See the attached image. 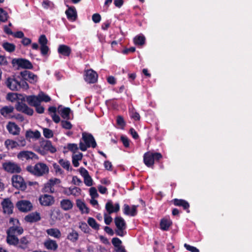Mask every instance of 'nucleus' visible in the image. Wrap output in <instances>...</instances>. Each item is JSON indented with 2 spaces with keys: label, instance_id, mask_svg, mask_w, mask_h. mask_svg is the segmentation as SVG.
<instances>
[{
  "label": "nucleus",
  "instance_id": "obj_1",
  "mask_svg": "<svg viewBox=\"0 0 252 252\" xmlns=\"http://www.w3.org/2000/svg\"><path fill=\"white\" fill-rule=\"evenodd\" d=\"M6 85L12 91H18L21 89L27 90L29 88V84L24 81L17 80L14 77H9L5 82Z\"/></svg>",
  "mask_w": 252,
  "mask_h": 252
},
{
  "label": "nucleus",
  "instance_id": "obj_2",
  "mask_svg": "<svg viewBox=\"0 0 252 252\" xmlns=\"http://www.w3.org/2000/svg\"><path fill=\"white\" fill-rule=\"evenodd\" d=\"M26 169L28 171L37 176H41L49 172L48 166L42 162L37 163L34 166L29 165Z\"/></svg>",
  "mask_w": 252,
  "mask_h": 252
},
{
  "label": "nucleus",
  "instance_id": "obj_3",
  "mask_svg": "<svg viewBox=\"0 0 252 252\" xmlns=\"http://www.w3.org/2000/svg\"><path fill=\"white\" fill-rule=\"evenodd\" d=\"M82 140L83 142L81 141L79 144L80 149L82 151H86L88 148H95L96 143L93 136L91 134L87 133H82Z\"/></svg>",
  "mask_w": 252,
  "mask_h": 252
},
{
  "label": "nucleus",
  "instance_id": "obj_4",
  "mask_svg": "<svg viewBox=\"0 0 252 252\" xmlns=\"http://www.w3.org/2000/svg\"><path fill=\"white\" fill-rule=\"evenodd\" d=\"M35 151L39 154L44 155L47 152L54 153L56 152V148L53 146L50 141L42 140L40 142V146L36 148Z\"/></svg>",
  "mask_w": 252,
  "mask_h": 252
},
{
  "label": "nucleus",
  "instance_id": "obj_5",
  "mask_svg": "<svg viewBox=\"0 0 252 252\" xmlns=\"http://www.w3.org/2000/svg\"><path fill=\"white\" fill-rule=\"evenodd\" d=\"M162 155L159 153L148 152L144 155V162L148 167H151L154 164L155 160H159Z\"/></svg>",
  "mask_w": 252,
  "mask_h": 252
},
{
  "label": "nucleus",
  "instance_id": "obj_6",
  "mask_svg": "<svg viewBox=\"0 0 252 252\" xmlns=\"http://www.w3.org/2000/svg\"><path fill=\"white\" fill-rule=\"evenodd\" d=\"M9 223L11 226L7 231L9 233L14 234L15 235H20L23 233V229L20 226L19 220L17 219L10 218Z\"/></svg>",
  "mask_w": 252,
  "mask_h": 252
},
{
  "label": "nucleus",
  "instance_id": "obj_7",
  "mask_svg": "<svg viewBox=\"0 0 252 252\" xmlns=\"http://www.w3.org/2000/svg\"><path fill=\"white\" fill-rule=\"evenodd\" d=\"M115 223L117 227L115 231L116 234L121 237L125 236L126 232L125 230L126 224L125 220L121 217H117L115 218Z\"/></svg>",
  "mask_w": 252,
  "mask_h": 252
},
{
  "label": "nucleus",
  "instance_id": "obj_8",
  "mask_svg": "<svg viewBox=\"0 0 252 252\" xmlns=\"http://www.w3.org/2000/svg\"><path fill=\"white\" fill-rule=\"evenodd\" d=\"M22 80L27 82H29L31 84H35L38 81L37 76L28 70H24L20 73Z\"/></svg>",
  "mask_w": 252,
  "mask_h": 252
},
{
  "label": "nucleus",
  "instance_id": "obj_9",
  "mask_svg": "<svg viewBox=\"0 0 252 252\" xmlns=\"http://www.w3.org/2000/svg\"><path fill=\"white\" fill-rule=\"evenodd\" d=\"M13 186L21 190H25L27 188V185L23 178L18 175H14L12 178Z\"/></svg>",
  "mask_w": 252,
  "mask_h": 252
},
{
  "label": "nucleus",
  "instance_id": "obj_10",
  "mask_svg": "<svg viewBox=\"0 0 252 252\" xmlns=\"http://www.w3.org/2000/svg\"><path fill=\"white\" fill-rule=\"evenodd\" d=\"M14 66H17L18 68L31 69L32 68V63L28 60L24 59H14L12 61Z\"/></svg>",
  "mask_w": 252,
  "mask_h": 252
},
{
  "label": "nucleus",
  "instance_id": "obj_11",
  "mask_svg": "<svg viewBox=\"0 0 252 252\" xmlns=\"http://www.w3.org/2000/svg\"><path fill=\"white\" fill-rule=\"evenodd\" d=\"M61 183L59 179L53 178L50 179L44 185V188L46 191L53 193L55 192V187L59 185Z\"/></svg>",
  "mask_w": 252,
  "mask_h": 252
},
{
  "label": "nucleus",
  "instance_id": "obj_12",
  "mask_svg": "<svg viewBox=\"0 0 252 252\" xmlns=\"http://www.w3.org/2000/svg\"><path fill=\"white\" fill-rule=\"evenodd\" d=\"M16 207L21 212H26L30 211L32 207V204L28 200H22L18 201Z\"/></svg>",
  "mask_w": 252,
  "mask_h": 252
},
{
  "label": "nucleus",
  "instance_id": "obj_13",
  "mask_svg": "<svg viewBox=\"0 0 252 252\" xmlns=\"http://www.w3.org/2000/svg\"><path fill=\"white\" fill-rule=\"evenodd\" d=\"M3 167L6 171L10 173H20V167L16 163L8 162L3 164Z\"/></svg>",
  "mask_w": 252,
  "mask_h": 252
},
{
  "label": "nucleus",
  "instance_id": "obj_14",
  "mask_svg": "<svg viewBox=\"0 0 252 252\" xmlns=\"http://www.w3.org/2000/svg\"><path fill=\"white\" fill-rule=\"evenodd\" d=\"M39 201L40 204L44 206L52 205L55 202V199L53 196L48 194H43L40 196Z\"/></svg>",
  "mask_w": 252,
  "mask_h": 252
},
{
  "label": "nucleus",
  "instance_id": "obj_15",
  "mask_svg": "<svg viewBox=\"0 0 252 252\" xmlns=\"http://www.w3.org/2000/svg\"><path fill=\"white\" fill-rule=\"evenodd\" d=\"M98 78L97 74L92 69H89L86 71L84 79L89 83H95Z\"/></svg>",
  "mask_w": 252,
  "mask_h": 252
},
{
  "label": "nucleus",
  "instance_id": "obj_16",
  "mask_svg": "<svg viewBox=\"0 0 252 252\" xmlns=\"http://www.w3.org/2000/svg\"><path fill=\"white\" fill-rule=\"evenodd\" d=\"M1 205L4 214L10 215L12 213L14 206L9 198L4 199L1 203Z\"/></svg>",
  "mask_w": 252,
  "mask_h": 252
},
{
  "label": "nucleus",
  "instance_id": "obj_17",
  "mask_svg": "<svg viewBox=\"0 0 252 252\" xmlns=\"http://www.w3.org/2000/svg\"><path fill=\"white\" fill-rule=\"evenodd\" d=\"M17 158L22 160L25 159L28 160L30 159H38V158L34 153L29 151H23L20 152L17 155Z\"/></svg>",
  "mask_w": 252,
  "mask_h": 252
},
{
  "label": "nucleus",
  "instance_id": "obj_18",
  "mask_svg": "<svg viewBox=\"0 0 252 252\" xmlns=\"http://www.w3.org/2000/svg\"><path fill=\"white\" fill-rule=\"evenodd\" d=\"M16 109L17 111L23 112L29 115H32L33 113V110L23 102H18L16 105Z\"/></svg>",
  "mask_w": 252,
  "mask_h": 252
},
{
  "label": "nucleus",
  "instance_id": "obj_19",
  "mask_svg": "<svg viewBox=\"0 0 252 252\" xmlns=\"http://www.w3.org/2000/svg\"><path fill=\"white\" fill-rule=\"evenodd\" d=\"M105 209L107 213L111 214L118 212L120 210V205L119 203L114 205L111 200H108L105 204Z\"/></svg>",
  "mask_w": 252,
  "mask_h": 252
},
{
  "label": "nucleus",
  "instance_id": "obj_20",
  "mask_svg": "<svg viewBox=\"0 0 252 252\" xmlns=\"http://www.w3.org/2000/svg\"><path fill=\"white\" fill-rule=\"evenodd\" d=\"M6 127L9 132L12 135H17L20 133V128L14 123H8Z\"/></svg>",
  "mask_w": 252,
  "mask_h": 252
},
{
  "label": "nucleus",
  "instance_id": "obj_21",
  "mask_svg": "<svg viewBox=\"0 0 252 252\" xmlns=\"http://www.w3.org/2000/svg\"><path fill=\"white\" fill-rule=\"evenodd\" d=\"M137 206L132 205L131 207L127 204L124 205V213L126 215L134 216L137 214Z\"/></svg>",
  "mask_w": 252,
  "mask_h": 252
},
{
  "label": "nucleus",
  "instance_id": "obj_22",
  "mask_svg": "<svg viewBox=\"0 0 252 252\" xmlns=\"http://www.w3.org/2000/svg\"><path fill=\"white\" fill-rule=\"evenodd\" d=\"M41 219L40 215L36 212H32L26 216L25 220L29 222H34L39 220Z\"/></svg>",
  "mask_w": 252,
  "mask_h": 252
},
{
  "label": "nucleus",
  "instance_id": "obj_23",
  "mask_svg": "<svg viewBox=\"0 0 252 252\" xmlns=\"http://www.w3.org/2000/svg\"><path fill=\"white\" fill-rule=\"evenodd\" d=\"M44 246L46 249L54 251H56L58 247L56 242L50 239H48L44 241Z\"/></svg>",
  "mask_w": 252,
  "mask_h": 252
},
{
  "label": "nucleus",
  "instance_id": "obj_24",
  "mask_svg": "<svg viewBox=\"0 0 252 252\" xmlns=\"http://www.w3.org/2000/svg\"><path fill=\"white\" fill-rule=\"evenodd\" d=\"M26 100L29 105L36 106L40 104L38 94L37 95H29L27 96Z\"/></svg>",
  "mask_w": 252,
  "mask_h": 252
},
{
  "label": "nucleus",
  "instance_id": "obj_25",
  "mask_svg": "<svg viewBox=\"0 0 252 252\" xmlns=\"http://www.w3.org/2000/svg\"><path fill=\"white\" fill-rule=\"evenodd\" d=\"M58 51L59 54L63 56H69L71 52V49L70 47L66 45L62 44L59 46Z\"/></svg>",
  "mask_w": 252,
  "mask_h": 252
},
{
  "label": "nucleus",
  "instance_id": "obj_26",
  "mask_svg": "<svg viewBox=\"0 0 252 252\" xmlns=\"http://www.w3.org/2000/svg\"><path fill=\"white\" fill-rule=\"evenodd\" d=\"M61 207L64 211L71 210L73 206V202L68 199H64L61 201Z\"/></svg>",
  "mask_w": 252,
  "mask_h": 252
},
{
  "label": "nucleus",
  "instance_id": "obj_27",
  "mask_svg": "<svg viewBox=\"0 0 252 252\" xmlns=\"http://www.w3.org/2000/svg\"><path fill=\"white\" fill-rule=\"evenodd\" d=\"M25 136L28 140H30L31 139H38L41 136V134L38 130L33 131L31 130H28L26 132Z\"/></svg>",
  "mask_w": 252,
  "mask_h": 252
},
{
  "label": "nucleus",
  "instance_id": "obj_28",
  "mask_svg": "<svg viewBox=\"0 0 252 252\" xmlns=\"http://www.w3.org/2000/svg\"><path fill=\"white\" fill-rule=\"evenodd\" d=\"M65 14L68 20L74 21L77 18V12L74 7H69Z\"/></svg>",
  "mask_w": 252,
  "mask_h": 252
},
{
  "label": "nucleus",
  "instance_id": "obj_29",
  "mask_svg": "<svg viewBox=\"0 0 252 252\" xmlns=\"http://www.w3.org/2000/svg\"><path fill=\"white\" fill-rule=\"evenodd\" d=\"M172 223L171 220L169 218H165L162 219L160 222L161 229L164 231L168 230Z\"/></svg>",
  "mask_w": 252,
  "mask_h": 252
},
{
  "label": "nucleus",
  "instance_id": "obj_30",
  "mask_svg": "<svg viewBox=\"0 0 252 252\" xmlns=\"http://www.w3.org/2000/svg\"><path fill=\"white\" fill-rule=\"evenodd\" d=\"M47 234L55 238L59 239L61 237V232L58 229L56 228H52L46 230Z\"/></svg>",
  "mask_w": 252,
  "mask_h": 252
},
{
  "label": "nucleus",
  "instance_id": "obj_31",
  "mask_svg": "<svg viewBox=\"0 0 252 252\" xmlns=\"http://www.w3.org/2000/svg\"><path fill=\"white\" fill-rule=\"evenodd\" d=\"M7 237L6 241L8 244L12 245H17L19 244V239L14 234L9 233L7 231Z\"/></svg>",
  "mask_w": 252,
  "mask_h": 252
},
{
  "label": "nucleus",
  "instance_id": "obj_32",
  "mask_svg": "<svg viewBox=\"0 0 252 252\" xmlns=\"http://www.w3.org/2000/svg\"><path fill=\"white\" fill-rule=\"evenodd\" d=\"M57 109L55 107H50L48 109L49 114L52 117L53 121L56 123H59L61 119L59 115L56 114Z\"/></svg>",
  "mask_w": 252,
  "mask_h": 252
},
{
  "label": "nucleus",
  "instance_id": "obj_33",
  "mask_svg": "<svg viewBox=\"0 0 252 252\" xmlns=\"http://www.w3.org/2000/svg\"><path fill=\"white\" fill-rule=\"evenodd\" d=\"M13 110V107L11 106L3 107L1 109V115L6 117L11 118Z\"/></svg>",
  "mask_w": 252,
  "mask_h": 252
},
{
  "label": "nucleus",
  "instance_id": "obj_34",
  "mask_svg": "<svg viewBox=\"0 0 252 252\" xmlns=\"http://www.w3.org/2000/svg\"><path fill=\"white\" fill-rule=\"evenodd\" d=\"M173 203L175 205L178 206H182L184 209H188L189 207V203L183 199H174Z\"/></svg>",
  "mask_w": 252,
  "mask_h": 252
},
{
  "label": "nucleus",
  "instance_id": "obj_35",
  "mask_svg": "<svg viewBox=\"0 0 252 252\" xmlns=\"http://www.w3.org/2000/svg\"><path fill=\"white\" fill-rule=\"evenodd\" d=\"M83 155L81 153H75L72 155V163L75 167H78L79 165V161L82 159Z\"/></svg>",
  "mask_w": 252,
  "mask_h": 252
},
{
  "label": "nucleus",
  "instance_id": "obj_36",
  "mask_svg": "<svg viewBox=\"0 0 252 252\" xmlns=\"http://www.w3.org/2000/svg\"><path fill=\"white\" fill-rule=\"evenodd\" d=\"M70 109L69 108H63L60 110V114L64 120H69L70 118Z\"/></svg>",
  "mask_w": 252,
  "mask_h": 252
},
{
  "label": "nucleus",
  "instance_id": "obj_37",
  "mask_svg": "<svg viewBox=\"0 0 252 252\" xmlns=\"http://www.w3.org/2000/svg\"><path fill=\"white\" fill-rule=\"evenodd\" d=\"M76 205L77 207L84 213H88L89 209L86 204L81 200L77 199L76 200Z\"/></svg>",
  "mask_w": 252,
  "mask_h": 252
},
{
  "label": "nucleus",
  "instance_id": "obj_38",
  "mask_svg": "<svg viewBox=\"0 0 252 252\" xmlns=\"http://www.w3.org/2000/svg\"><path fill=\"white\" fill-rule=\"evenodd\" d=\"M87 222L88 224L94 229L98 230L99 229V225L98 224L95 220L91 217L88 219Z\"/></svg>",
  "mask_w": 252,
  "mask_h": 252
},
{
  "label": "nucleus",
  "instance_id": "obj_39",
  "mask_svg": "<svg viewBox=\"0 0 252 252\" xmlns=\"http://www.w3.org/2000/svg\"><path fill=\"white\" fill-rule=\"evenodd\" d=\"M29 242V239L28 237H23L20 240H19V247L22 249H25L27 247Z\"/></svg>",
  "mask_w": 252,
  "mask_h": 252
},
{
  "label": "nucleus",
  "instance_id": "obj_40",
  "mask_svg": "<svg viewBox=\"0 0 252 252\" xmlns=\"http://www.w3.org/2000/svg\"><path fill=\"white\" fill-rule=\"evenodd\" d=\"M4 145L8 150L17 148V143H16V141L12 140L7 139L4 142Z\"/></svg>",
  "mask_w": 252,
  "mask_h": 252
},
{
  "label": "nucleus",
  "instance_id": "obj_41",
  "mask_svg": "<svg viewBox=\"0 0 252 252\" xmlns=\"http://www.w3.org/2000/svg\"><path fill=\"white\" fill-rule=\"evenodd\" d=\"M145 38L142 34L137 35L134 38V42L135 44L138 45H143L145 43Z\"/></svg>",
  "mask_w": 252,
  "mask_h": 252
},
{
  "label": "nucleus",
  "instance_id": "obj_42",
  "mask_svg": "<svg viewBox=\"0 0 252 252\" xmlns=\"http://www.w3.org/2000/svg\"><path fill=\"white\" fill-rule=\"evenodd\" d=\"M67 120H64L60 121L61 125L63 128L66 130H70L72 128L73 126L71 123Z\"/></svg>",
  "mask_w": 252,
  "mask_h": 252
},
{
  "label": "nucleus",
  "instance_id": "obj_43",
  "mask_svg": "<svg viewBox=\"0 0 252 252\" xmlns=\"http://www.w3.org/2000/svg\"><path fill=\"white\" fill-rule=\"evenodd\" d=\"M3 48L7 52H12L15 49L14 44L8 42H4L2 44Z\"/></svg>",
  "mask_w": 252,
  "mask_h": 252
},
{
  "label": "nucleus",
  "instance_id": "obj_44",
  "mask_svg": "<svg viewBox=\"0 0 252 252\" xmlns=\"http://www.w3.org/2000/svg\"><path fill=\"white\" fill-rule=\"evenodd\" d=\"M78 238V234L76 231L74 230L69 233L67 236V239L72 242H75Z\"/></svg>",
  "mask_w": 252,
  "mask_h": 252
},
{
  "label": "nucleus",
  "instance_id": "obj_45",
  "mask_svg": "<svg viewBox=\"0 0 252 252\" xmlns=\"http://www.w3.org/2000/svg\"><path fill=\"white\" fill-rule=\"evenodd\" d=\"M39 98L40 100V102L44 101L46 102H49L50 101V97L47 94H45L43 92H40L39 94Z\"/></svg>",
  "mask_w": 252,
  "mask_h": 252
},
{
  "label": "nucleus",
  "instance_id": "obj_46",
  "mask_svg": "<svg viewBox=\"0 0 252 252\" xmlns=\"http://www.w3.org/2000/svg\"><path fill=\"white\" fill-rule=\"evenodd\" d=\"M43 134L44 136L46 138H50L54 135L53 131L47 128H43Z\"/></svg>",
  "mask_w": 252,
  "mask_h": 252
},
{
  "label": "nucleus",
  "instance_id": "obj_47",
  "mask_svg": "<svg viewBox=\"0 0 252 252\" xmlns=\"http://www.w3.org/2000/svg\"><path fill=\"white\" fill-rule=\"evenodd\" d=\"M81 194V189L80 188L76 187H72L71 188V195L75 196L78 197Z\"/></svg>",
  "mask_w": 252,
  "mask_h": 252
},
{
  "label": "nucleus",
  "instance_id": "obj_48",
  "mask_svg": "<svg viewBox=\"0 0 252 252\" xmlns=\"http://www.w3.org/2000/svg\"><path fill=\"white\" fill-rule=\"evenodd\" d=\"M59 163L63 168L67 170H69L70 167V163L68 160L61 159L59 160Z\"/></svg>",
  "mask_w": 252,
  "mask_h": 252
},
{
  "label": "nucleus",
  "instance_id": "obj_49",
  "mask_svg": "<svg viewBox=\"0 0 252 252\" xmlns=\"http://www.w3.org/2000/svg\"><path fill=\"white\" fill-rule=\"evenodd\" d=\"M130 117L135 121H138L140 119V116L139 113L136 112L134 109H132L130 110Z\"/></svg>",
  "mask_w": 252,
  "mask_h": 252
},
{
  "label": "nucleus",
  "instance_id": "obj_50",
  "mask_svg": "<svg viewBox=\"0 0 252 252\" xmlns=\"http://www.w3.org/2000/svg\"><path fill=\"white\" fill-rule=\"evenodd\" d=\"M17 143V147H25L26 145V140L24 137H19L17 139V140L16 141Z\"/></svg>",
  "mask_w": 252,
  "mask_h": 252
},
{
  "label": "nucleus",
  "instance_id": "obj_51",
  "mask_svg": "<svg viewBox=\"0 0 252 252\" xmlns=\"http://www.w3.org/2000/svg\"><path fill=\"white\" fill-rule=\"evenodd\" d=\"M79 228L85 233H89L90 230L87 224L84 222H81L79 223Z\"/></svg>",
  "mask_w": 252,
  "mask_h": 252
},
{
  "label": "nucleus",
  "instance_id": "obj_52",
  "mask_svg": "<svg viewBox=\"0 0 252 252\" xmlns=\"http://www.w3.org/2000/svg\"><path fill=\"white\" fill-rule=\"evenodd\" d=\"M38 42L40 44V46L47 45L48 43V40L46 36L44 34L40 35L38 39Z\"/></svg>",
  "mask_w": 252,
  "mask_h": 252
},
{
  "label": "nucleus",
  "instance_id": "obj_53",
  "mask_svg": "<svg viewBox=\"0 0 252 252\" xmlns=\"http://www.w3.org/2000/svg\"><path fill=\"white\" fill-rule=\"evenodd\" d=\"M84 184L88 187H91L93 185V181L92 177L89 175L84 178Z\"/></svg>",
  "mask_w": 252,
  "mask_h": 252
},
{
  "label": "nucleus",
  "instance_id": "obj_54",
  "mask_svg": "<svg viewBox=\"0 0 252 252\" xmlns=\"http://www.w3.org/2000/svg\"><path fill=\"white\" fill-rule=\"evenodd\" d=\"M67 148L68 150L71 151L73 153H76L78 150V146L76 144H68L67 146Z\"/></svg>",
  "mask_w": 252,
  "mask_h": 252
},
{
  "label": "nucleus",
  "instance_id": "obj_55",
  "mask_svg": "<svg viewBox=\"0 0 252 252\" xmlns=\"http://www.w3.org/2000/svg\"><path fill=\"white\" fill-rule=\"evenodd\" d=\"M122 241L118 238H113L112 239V243L114 246L115 248H116L122 245Z\"/></svg>",
  "mask_w": 252,
  "mask_h": 252
},
{
  "label": "nucleus",
  "instance_id": "obj_56",
  "mask_svg": "<svg viewBox=\"0 0 252 252\" xmlns=\"http://www.w3.org/2000/svg\"><path fill=\"white\" fill-rule=\"evenodd\" d=\"M89 192L91 198H97L98 196L97 190L94 187H91L89 189Z\"/></svg>",
  "mask_w": 252,
  "mask_h": 252
},
{
  "label": "nucleus",
  "instance_id": "obj_57",
  "mask_svg": "<svg viewBox=\"0 0 252 252\" xmlns=\"http://www.w3.org/2000/svg\"><path fill=\"white\" fill-rule=\"evenodd\" d=\"M110 215V214L106 213L104 214V222L105 224L107 225L110 224L112 221V218Z\"/></svg>",
  "mask_w": 252,
  "mask_h": 252
},
{
  "label": "nucleus",
  "instance_id": "obj_58",
  "mask_svg": "<svg viewBox=\"0 0 252 252\" xmlns=\"http://www.w3.org/2000/svg\"><path fill=\"white\" fill-rule=\"evenodd\" d=\"M117 123L122 128L124 127L126 125L123 118L120 116H118L117 118Z\"/></svg>",
  "mask_w": 252,
  "mask_h": 252
},
{
  "label": "nucleus",
  "instance_id": "obj_59",
  "mask_svg": "<svg viewBox=\"0 0 252 252\" xmlns=\"http://www.w3.org/2000/svg\"><path fill=\"white\" fill-rule=\"evenodd\" d=\"M12 26L11 23L9 22L8 26H4L3 27V31L4 32L7 34L12 35L13 32H12L11 30L9 28V27Z\"/></svg>",
  "mask_w": 252,
  "mask_h": 252
},
{
  "label": "nucleus",
  "instance_id": "obj_60",
  "mask_svg": "<svg viewBox=\"0 0 252 252\" xmlns=\"http://www.w3.org/2000/svg\"><path fill=\"white\" fill-rule=\"evenodd\" d=\"M8 18L7 12L1 8V22H5Z\"/></svg>",
  "mask_w": 252,
  "mask_h": 252
},
{
  "label": "nucleus",
  "instance_id": "obj_61",
  "mask_svg": "<svg viewBox=\"0 0 252 252\" xmlns=\"http://www.w3.org/2000/svg\"><path fill=\"white\" fill-rule=\"evenodd\" d=\"M42 5L44 8L48 9L53 6V3L49 0H43Z\"/></svg>",
  "mask_w": 252,
  "mask_h": 252
},
{
  "label": "nucleus",
  "instance_id": "obj_62",
  "mask_svg": "<svg viewBox=\"0 0 252 252\" xmlns=\"http://www.w3.org/2000/svg\"><path fill=\"white\" fill-rule=\"evenodd\" d=\"M184 247L186 248V249L191 252H199V251L196 247L193 246H190L188 244H185Z\"/></svg>",
  "mask_w": 252,
  "mask_h": 252
},
{
  "label": "nucleus",
  "instance_id": "obj_63",
  "mask_svg": "<svg viewBox=\"0 0 252 252\" xmlns=\"http://www.w3.org/2000/svg\"><path fill=\"white\" fill-rule=\"evenodd\" d=\"M79 172L83 178L89 175L88 171L84 167H80Z\"/></svg>",
  "mask_w": 252,
  "mask_h": 252
},
{
  "label": "nucleus",
  "instance_id": "obj_64",
  "mask_svg": "<svg viewBox=\"0 0 252 252\" xmlns=\"http://www.w3.org/2000/svg\"><path fill=\"white\" fill-rule=\"evenodd\" d=\"M17 96L16 94L9 93L7 95V99L12 102L15 101L17 99Z\"/></svg>",
  "mask_w": 252,
  "mask_h": 252
}]
</instances>
